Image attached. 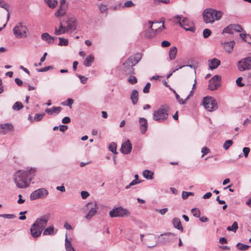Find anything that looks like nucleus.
I'll return each instance as SVG.
<instances>
[{
	"instance_id": "obj_1",
	"label": "nucleus",
	"mask_w": 251,
	"mask_h": 251,
	"mask_svg": "<svg viewBox=\"0 0 251 251\" xmlns=\"http://www.w3.org/2000/svg\"><path fill=\"white\" fill-rule=\"evenodd\" d=\"M50 214H45L37 218L30 227V233L33 238L39 237L50 219Z\"/></svg>"
},
{
	"instance_id": "obj_2",
	"label": "nucleus",
	"mask_w": 251,
	"mask_h": 251,
	"mask_svg": "<svg viewBox=\"0 0 251 251\" xmlns=\"http://www.w3.org/2000/svg\"><path fill=\"white\" fill-rule=\"evenodd\" d=\"M32 171L34 172L35 170L31 169L29 171L19 170L15 173L13 179L17 187L25 188L29 186L31 178L29 177L28 175L31 174Z\"/></svg>"
},
{
	"instance_id": "obj_3",
	"label": "nucleus",
	"mask_w": 251,
	"mask_h": 251,
	"mask_svg": "<svg viewBox=\"0 0 251 251\" xmlns=\"http://www.w3.org/2000/svg\"><path fill=\"white\" fill-rule=\"evenodd\" d=\"M222 15L221 11L212 8H207L202 13L203 21L206 24L213 23L215 21L219 20Z\"/></svg>"
},
{
	"instance_id": "obj_4",
	"label": "nucleus",
	"mask_w": 251,
	"mask_h": 251,
	"mask_svg": "<svg viewBox=\"0 0 251 251\" xmlns=\"http://www.w3.org/2000/svg\"><path fill=\"white\" fill-rule=\"evenodd\" d=\"M182 17L181 15H177L175 16L174 19L176 20L177 21L176 23H178L179 25L185 30L194 32L195 31V27L194 23L186 17H184L181 20Z\"/></svg>"
},
{
	"instance_id": "obj_5",
	"label": "nucleus",
	"mask_w": 251,
	"mask_h": 251,
	"mask_svg": "<svg viewBox=\"0 0 251 251\" xmlns=\"http://www.w3.org/2000/svg\"><path fill=\"white\" fill-rule=\"evenodd\" d=\"M169 107L162 105L152 114L153 119L156 121L163 122L168 119L169 116Z\"/></svg>"
},
{
	"instance_id": "obj_6",
	"label": "nucleus",
	"mask_w": 251,
	"mask_h": 251,
	"mask_svg": "<svg viewBox=\"0 0 251 251\" xmlns=\"http://www.w3.org/2000/svg\"><path fill=\"white\" fill-rule=\"evenodd\" d=\"M130 214L129 211L122 206L114 207L109 212L111 218L124 217Z\"/></svg>"
},
{
	"instance_id": "obj_7",
	"label": "nucleus",
	"mask_w": 251,
	"mask_h": 251,
	"mask_svg": "<svg viewBox=\"0 0 251 251\" xmlns=\"http://www.w3.org/2000/svg\"><path fill=\"white\" fill-rule=\"evenodd\" d=\"M203 106L209 111H213L217 109L216 100L211 97H204L202 100Z\"/></svg>"
},
{
	"instance_id": "obj_8",
	"label": "nucleus",
	"mask_w": 251,
	"mask_h": 251,
	"mask_svg": "<svg viewBox=\"0 0 251 251\" xmlns=\"http://www.w3.org/2000/svg\"><path fill=\"white\" fill-rule=\"evenodd\" d=\"M27 30L26 26L23 25L21 23H18L13 29V33L17 38L26 37Z\"/></svg>"
},
{
	"instance_id": "obj_9",
	"label": "nucleus",
	"mask_w": 251,
	"mask_h": 251,
	"mask_svg": "<svg viewBox=\"0 0 251 251\" xmlns=\"http://www.w3.org/2000/svg\"><path fill=\"white\" fill-rule=\"evenodd\" d=\"M237 67L240 71L251 70V56L247 57L238 61Z\"/></svg>"
},
{
	"instance_id": "obj_10",
	"label": "nucleus",
	"mask_w": 251,
	"mask_h": 251,
	"mask_svg": "<svg viewBox=\"0 0 251 251\" xmlns=\"http://www.w3.org/2000/svg\"><path fill=\"white\" fill-rule=\"evenodd\" d=\"M48 191L45 188H39L31 194L30 199L32 201L39 199H44L48 195Z\"/></svg>"
},
{
	"instance_id": "obj_11",
	"label": "nucleus",
	"mask_w": 251,
	"mask_h": 251,
	"mask_svg": "<svg viewBox=\"0 0 251 251\" xmlns=\"http://www.w3.org/2000/svg\"><path fill=\"white\" fill-rule=\"evenodd\" d=\"M87 210H89L88 213L85 218L87 220H90L96 214L97 212V203L96 201L89 202L86 204Z\"/></svg>"
},
{
	"instance_id": "obj_12",
	"label": "nucleus",
	"mask_w": 251,
	"mask_h": 251,
	"mask_svg": "<svg viewBox=\"0 0 251 251\" xmlns=\"http://www.w3.org/2000/svg\"><path fill=\"white\" fill-rule=\"evenodd\" d=\"M221 77L219 75H214L209 80L208 88L211 91L216 90L220 85Z\"/></svg>"
},
{
	"instance_id": "obj_13",
	"label": "nucleus",
	"mask_w": 251,
	"mask_h": 251,
	"mask_svg": "<svg viewBox=\"0 0 251 251\" xmlns=\"http://www.w3.org/2000/svg\"><path fill=\"white\" fill-rule=\"evenodd\" d=\"M242 30V27L240 25L231 24L223 29V33H227L230 34H233L235 31L240 32Z\"/></svg>"
},
{
	"instance_id": "obj_14",
	"label": "nucleus",
	"mask_w": 251,
	"mask_h": 251,
	"mask_svg": "<svg viewBox=\"0 0 251 251\" xmlns=\"http://www.w3.org/2000/svg\"><path fill=\"white\" fill-rule=\"evenodd\" d=\"M148 23L149 24L148 26L146 24L145 25L146 29L144 31V36L146 38L149 39L152 38L155 35V32H154L153 28V22L149 21Z\"/></svg>"
},
{
	"instance_id": "obj_15",
	"label": "nucleus",
	"mask_w": 251,
	"mask_h": 251,
	"mask_svg": "<svg viewBox=\"0 0 251 251\" xmlns=\"http://www.w3.org/2000/svg\"><path fill=\"white\" fill-rule=\"evenodd\" d=\"M142 57V54L137 53L133 56H130L125 62V64H129L132 67L137 64Z\"/></svg>"
},
{
	"instance_id": "obj_16",
	"label": "nucleus",
	"mask_w": 251,
	"mask_h": 251,
	"mask_svg": "<svg viewBox=\"0 0 251 251\" xmlns=\"http://www.w3.org/2000/svg\"><path fill=\"white\" fill-rule=\"evenodd\" d=\"M131 149L132 145L129 140H127L122 145L120 151L123 153L127 154L131 152Z\"/></svg>"
},
{
	"instance_id": "obj_17",
	"label": "nucleus",
	"mask_w": 251,
	"mask_h": 251,
	"mask_svg": "<svg viewBox=\"0 0 251 251\" xmlns=\"http://www.w3.org/2000/svg\"><path fill=\"white\" fill-rule=\"evenodd\" d=\"M174 234L171 232H166L157 236V242L159 244H163L169 241V236Z\"/></svg>"
},
{
	"instance_id": "obj_18",
	"label": "nucleus",
	"mask_w": 251,
	"mask_h": 251,
	"mask_svg": "<svg viewBox=\"0 0 251 251\" xmlns=\"http://www.w3.org/2000/svg\"><path fill=\"white\" fill-rule=\"evenodd\" d=\"M139 126L141 132L144 134L147 130L148 125L147 119L144 118H139Z\"/></svg>"
},
{
	"instance_id": "obj_19",
	"label": "nucleus",
	"mask_w": 251,
	"mask_h": 251,
	"mask_svg": "<svg viewBox=\"0 0 251 251\" xmlns=\"http://www.w3.org/2000/svg\"><path fill=\"white\" fill-rule=\"evenodd\" d=\"M209 68L210 70H212L216 69L220 65L221 61L218 59L216 58L208 60Z\"/></svg>"
},
{
	"instance_id": "obj_20",
	"label": "nucleus",
	"mask_w": 251,
	"mask_h": 251,
	"mask_svg": "<svg viewBox=\"0 0 251 251\" xmlns=\"http://www.w3.org/2000/svg\"><path fill=\"white\" fill-rule=\"evenodd\" d=\"M67 25L66 26V29H67V32L69 30L74 31L76 29V25L75 23L74 20L73 19H69L67 21H66Z\"/></svg>"
},
{
	"instance_id": "obj_21",
	"label": "nucleus",
	"mask_w": 251,
	"mask_h": 251,
	"mask_svg": "<svg viewBox=\"0 0 251 251\" xmlns=\"http://www.w3.org/2000/svg\"><path fill=\"white\" fill-rule=\"evenodd\" d=\"M235 42L233 41L225 42L223 44L224 49L228 53H230L232 51Z\"/></svg>"
},
{
	"instance_id": "obj_22",
	"label": "nucleus",
	"mask_w": 251,
	"mask_h": 251,
	"mask_svg": "<svg viewBox=\"0 0 251 251\" xmlns=\"http://www.w3.org/2000/svg\"><path fill=\"white\" fill-rule=\"evenodd\" d=\"M172 224L175 228L183 231V228L181 225V221L178 218H174L172 220Z\"/></svg>"
},
{
	"instance_id": "obj_23",
	"label": "nucleus",
	"mask_w": 251,
	"mask_h": 251,
	"mask_svg": "<svg viewBox=\"0 0 251 251\" xmlns=\"http://www.w3.org/2000/svg\"><path fill=\"white\" fill-rule=\"evenodd\" d=\"M67 32V29L66 28L65 26H63L62 23L60 22L59 24V28L57 29V27H55L54 34L56 35H59L61 34H64Z\"/></svg>"
},
{
	"instance_id": "obj_24",
	"label": "nucleus",
	"mask_w": 251,
	"mask_h": 251,
	"mask_svg": "<svg viewBox=\"0 0 251 251\" xmlns=\"http://www.w3.org/2000/svg\"><path fill=\"white\" fill-rule=\"evenodd\" d=\"M41 38L49 44L54 43V38L50 35L48 33H44L41 35Z\"/></svg>"
},
{
	"instance_id": "obj_25",
	"label": "nucleus",
	"mask_w": 251,
	"mask_h": 251,
	"mask_svg": "<svg viewBox=\"0 0 251 251\" xmlns=\"http://www.w3.org/2000/svg\"><path fill=\"white\" fill-rule=\"evenodd\" d=\"M65 246L66 251H76L72 246L71 239L69 240L67 238V235L66 234Z\"/></svg>"
},
{
	"instance_id": "obj_26",
	"label": "nucleus",
	"mask_w": 251,
	"mask_h": 251,
	"mask_svg": "<svg viewBox=\"0 0 251 251\" xmlns=\"http://www.w3.org/2000/svg\"><path fill=\"white\" fill-rule=\"evenodd\" d=\"M154 24V27L156 28L155 29V32H161L163 29L165 28L164 23V22H155L153 23Z\"/></svg>"
},
{
	"instance_id": "obj_27",
	"label": "nucleus",
	"mask_w": 251,
	"mask_h": 251,
	"mask_svg": "<svg viewBox=\"0 0 251 251\" xmlns=\"http://www.w3.org/2000/svg\"><path fill=\"white\" fill-rule=\"evenodd\" d=\"M94 60V57L92 54L88 55L83 61V64L86 67H90Z\"/></svg>"
},
{
	"instance_id": "obj_28",
	"label": "nucleus",
	"mask_w": 251,
	"mask_h": 251,
	"mask_svg": "<svg viewBox=\"0 0 251 251\" xmlns=\"http://www.w3.org/2000/svg\"><path fill=\"white\" fill-rule=\"evenodd\" d=\"M130 99L134 105L137 103L138 100V92L136 90H133L132 91L130 95Z\"/></svg>"
},
{
	"instance_id": "obj_29",
	"label": "nucleus",
	"mask_w": 251,
	"mask_h": 251,
	"mask_svg": "<svg viewBox=\"0 0 251 251\" xmlns=\"http://www.w3.org/2000/svg\"><path fill=\"white\" fill-rule=\"evenodd\" d=\"M177 51V49L176 47H172L170 48V50L169 51V58L171 60H174L175 59L176 53Z\"/></svg>"
},
{
	"instance_id": "obj_30",
	"label": "nucleus",
	"mask_w": 251,
	"mask_h": 251,
	"mask_svg": "<svg viewBox=\"0 0 251 251\" xmlns=\"http://www.w3.org/2000/svg\"><path fill=\"white\" fill-rule=\"evenodd\" d=\"M124 66V70L126 74H134V69L132 66H130L129 64H125V62L123 64Z\"/></svg>"
},
{
	"instance_id": "obj_31",
	"label": "nucleus",
	"mask_w": 251,
	"mask_h": 251,
	"mask_svg": "<svg viewBox=\"0 0 251 251\" xmlns=\"http://www.w3.org/2000/svg\"><path fill=\"white\" fill-rule=\"evenodd\" d=\"M154 173L149 170H145L143 172V176L147 179H152Z\"/></svg>"
},
{
	"instance_id": "obj_32",
	"label": "nucleus",
	"mask_w": 251,
	"mask_h": 251,
	"mask_svg": "<svg viewBox=\"0 0 251 251\" xmlns=\"http://www.w3.org/2000/svg\"><path fill=\"white\" fill-rule=\"evenodd\" d=\"M54 228L53 226H50L47 227L43 231L44 235H51L54 234Z\"/></svg>"
},
{
	"instance_id": "obj_33",
	"label": "nucleus",
	"mask_w": 251,
	"mask_h": 251,
	"mask_svg": "<svg viewBox=\"0 0 251 251\" xmlns=\"http://www.w3.org/2000/svg\"><path fill=\"white\" fill-rule=\"evenodd\" d=\"M24 106L22 102L19 101L16 102L12 106V109L14 110L19 111L23 108Z\"/></svg>"
},
{
	"instance_id": "obj_34",
	"label": "nucleus",
	"mask_w": 251,
	"mask_h": 251,
	"mask_svg": "<svg viewBox=\"0 0 251 251\" xmlns=\"http://www.w3.org/2000/svg\"><path fill=\"white\" fill-rule=\"evenodd\" d=\"M48 5L51 8H54L57 3V0H45Z\"/></svg>"
},
{
	"instance_id": "obj_35",
	"label": "nucleus",
	"mask_w": 251,
	"mask_h": 251,
	"mask_svg": "<svg viewBox=\"0 0 251 251\" xmlns=\"http://www.w3.org/2000/svg\"><path fill=\"white\" fill-rule=\"evenodd\" d=\"M236 247L241 251H247L249 249L250 246L249 245L238 243L236 245Z\"/></svg>"
},
{
	"instance_id": "obj_36",
	"label": "nucleus",
	"mask_w": 251,
	"mask_h": 251,
	"mask_svg": "<svg viewBox=\"0 0 251 251\" xmlns=\"http://www.w3.org/2000/svg\"><path fill=\"white\" fill-rule=\"evenodd\" d=\"M0 127L3 129L10 130L13 128V126L11 124L6 123L4 124H0Z\"/></svg>"
},
{
	"instance_id": "obj_37",
	"label": "nucleus",
	"mask_w": 251,
	"mask_h": 251,
	"mask_svg": "<svg viewBox=\"0 0 251 251\" xmlns=\"http://www.w3.org/2000/svg\"><path fill=\"white\" fill-rule=\"evenodd\" d=\"M238 223L237 222H234L231 226H228L227 227V230L228 231H232L234 232L236 231V230L238 229Z\"/></svg>"
},
{
	"instance_id": "obj_38",
	"label": "nucleus",
	"mask_w": 251,
	"mask_h": 251,
	"mask_svg": "<svg viewBox=\"0 0 251 251\" xmlns=\"http://www.w3.org/2000/svg\"><path fill=\"white\" fill-rule=\"evenodd\" d=\"M116 148L117 145L114 142L111 143L108 146L109 150L115 154L117 153V152H116Z\"/></svg>"
},
{
	"instance_id": "obj_39",
	"label": "nucleus",
	"mask_w": 251,
	"mask_h": 251,
	"mask_svg": "<svg viewBox=\"0 0 251 251\" xmlns=\"http://www.w3.org/2000/svg\"><path fill=\"white\" fill-rule=\"evenodd\" d=\"M58 39L59 40V42L58 43V46H68V43H69L68 39L62 38V37H59Z\"/></svg>"
},
{
	"instance_id": "obj_40",
	"label": "nucleus",
	"mask_w": 251,
	"mask_h": 251,
	"mask_svg": "<svg viewBox=\"0 0 251 251\" xmlns=\"http://www.w3.org/2000/svg\"><path fill=\"white\" fill-rule=\"evenodd\" d=\"M233 144V141L231 140H226L224 145L223 148L225 150H228Z\"/></svg>"
},
{
	"instance_id": "obj_41",
	"label": "nucleus",
	"mask_w": 251,
	"mask_h": 251,
	"mask_svg": "<svg viewBox=\"0 0 251 251\" xmlns=\"http://www.w3.org/2000/svg\"><path fill=\"white\" fill-rule=\"evenodd\" d=\"M173 92L175 94L176 98L177 100V101L180 104H185V101L184 100L180 98L179 96L177 94L176 91L173 88L171 89Z\"/></svg>"
},
{
	"instance_id": "obj_42",
	"label": "nucleus",
	"mask_w": 251,
	"mask_h": 251,
	"mask_svg": "<svg viewBox=\"0 0 251 251\" xmlns=\"http://www.w3.org/2000/svg\"><path fill=\"white\" fill-rule=\"evenodd\" d=\"M45 115V114L44 113L41 114H36L34 117V121L36 122H39L41 121Z\"/></svg>"
},
{
	"instance_id": "obj_43",
	"label": "nucleus",
	"mask_w": 251,
	"mask_h": 251,
	"mask_svg": "<svg viewBox=\"0 0 251 251\" xmlns=\"http://www.w3.org/2000/svg\"><path fill=\"white\" fill-rule=\"evenodd\" d=\"M65 13V10L63 9L62 7H60V9L55 13V16L56 17H60L63 16Z\"/></svg>"
},
{
	"instance_id": "obj_44",
	"label": "nucleus",
	"mask_w": 251,
	"mask_h": 251,
	"mask_svg": "<svg viewBox=\"0 0 251 251\" xmlns=\"http://www.w3.org/2000/svg\"><path fill=\"white\" fill-rule=\"evenodd\" d=\"M211 34V30L208 28H205L203 31V36L204 38H208Z\"/></svg>"
},
{
	"instance_id": "obj_45",
	"label": "nucleus",
	"mask_w": 251,
	"mask_h": 251,
	"mask_svg": "<svg viewBox=\"0 0 251 251\" xmlns=\"http://www.w3.org/2000/svg\"><path fill=\"white\" fill-rule=\"evenodd\" d=\"M0 7L4 8L7 11H9L8 4L3 0H0Z\"/></svg>"
},
{
	"instance_id": "obj_46",
	"label": "nucleus",
	"mask_w": 251,
	"mask_h": 251,
	"mask_svg": "<svg viewBox=\"0 0 251 251\" xmlns=\"http://www.w3.org/2000/svg\"><path fill=\"white\" fill-rule=\"evenodd\" d=\"M76 75L80 79L82 84H84L86 83L88 79L87 77L78 74H76Z\"/></svg>"
},
{
	"instance_id": "obj_47",
	"label": "nucleus",
	"mask_w": 251,
	"mask_h": 251,
	"mask_svg": "<svg viewBox=\"0 0 251 251\" xmlns=\"http://www.w3.org/2000/svg\"><path fill=\"white\" fill-rule=\"evenodd\" d=\"M53 67L52 66H48L46 67H45L44 68H42L39 69H37V71L38 72H47L50 69H52Z\"/></svg>"
},
{
	"instance_id": "obj_48",
	"label": "nucleus",
	"mask_w": 251,
	"mask_h": 251,
	"mask_svg": "<svg viewBox=\"0 0 251 251\" xmlns=\"http://www.w3.org/2000/svg\"><path fill=\"white\" fill-rule=\"evenodd\" d=\"M191 212L194 217L197 218L200 217V211L198 209L193 208L191 210Z\"/></svg>"
},
{
	"instance_id": "obj_49",
	"label": "nucleus",
	"mask_w": 251,
	"mask_h": 251,
	"mask_svg": "<svg viewBox=\"0 0 251 251\" xmlns=\"http://www.w3.org/2000/svg\"><path fill=\"white\" fill-rule=\"evenodd\" d=\"M201 152L202 153V154L201 155V157H203L205 155H206V154H208V153H209L210 152V151L206 147H203L201 149Z\"/></svg>"
},
{
	"instance_id": "obj_50",
	"label": "nucleus",
	"mask_w": 251,
	"mask_h": 251,
	"mask_svg": "<svg viewBox=\"0 0 251 251\" xmlns=\"http://www.w3.org/2000/svg\"><path fill=\"white\" fill-rule=\"evenodd\" d=\"M140 181L139 180H136V179H134V180H133L128 185H127L126 186V189H129L131 186H133V185H135L136 184H139L140 183Z\"/></svg>"
},
{
	"instance_id": "obj_51",
	"label": "nucleus",
	"mask_w": 251,
	"mask_h": 251,
	"mask_svg": "<svg viewBox=\"0 0 251 251\" xmlns=\"http://www.w3.org/2000/svg\"><path fill=\"white\" fill-rule=\"evenodd\" d=\"M128 81L132 84H134L137 82V79L134 76H131L128 78Z\"/></svg>"
},
{
	"instance_id": "obj_52",
	"label": "nucleus",
	"mask_w": 251,
	"mask_h": 251,
	"mask_svg": "<svg viewBox=\"0 0 251 251\" xmlns=\"http://www.w3.org/2000/svg\"><path fill=\"white\" fill-rule=\"evenodd\" d=\"M151 87V83L148 82L146 83L145 86L143 89V92L144 93H148L150 92V88Z\"/></svg>"
},
{
	"instance_id": "obj_53",
	"label": "nucleus",
	"mask_w": 251,
	"mask_h": 251,
	"mask_svg": "<svg viewBox=\"0 0 251 251\" xmlns=\"http://www.w3.org/2000/svg\"><path fill=\"white\" fill-rule=\"evenodd\" d=\"M0 217L7 219H13L15 217V216L13 214H0Z\"/></svg>"
},
{
	"instance_id": "obj_54",
	"label": "nucleus",
	"mask_w": 251,
	"mask_h": 251,
	"mask_svg": "<svg viewBox=\"0 0 251 251\" xmlns=\"http://www.w3.org/2000/svg\"><path fill=\"white\" fill-rule=\"evenodd\" d=\"M134 5L133 2L131 0H128L125 2L124 7H130Z\"/></svg>"
},
{
	"instance_id": "obj_55",
	"label": "nucleus",
	"mask_w": 251,
	"mask_h": 251,
	"mask_svg": "<svg viewBox=\"0 0 251 251\" xmlns=\"http://www.w3.org/2000/svg\"><path fill=\"white\" fill-rule=\"evenodd\" d=\"M52 109L53 113H55L58 114L61 111V110L62 109V107H60V106H58V107L53 106L52 107Z\"/></svg>"
},
{
	"instance_id": "obj_56",
	"label": "nucleus",
	"mask_w": 251,
	"mask_h": 251,
	"mask_svg": "<svg viewBox=\"0 0 251 251\" xmlns=\"http://www.w3.org/2000/svg\"><path fill=\"white\" fill-rule=\"evenodd\" d=\"M243 151L245 157H247L250 151V149L248 147H244L243 149Z\"/></svg>"
},
{
	"instance_id": "obj_57",
	"label": "nucleus",
	"mask_w": 251,
	"mask_h": 251,
	"mask_svg": "<svg viewBox=\"0 0 251 251\" xmlns=\"http://www.w3.org/2000/svg\"><path fill=\"white\" fill-rule=\"evenodd\" d=\"M89 196V193L85 191H82L81 192V196L82 199H86Z\"/></svg>"
},
{
	"instance_id": "obj_58",
	"label": "nucleus",
	"mask_w": 251,
	"mask_h": 251,
	"mask_svg": "<svg viewBox=\"0 0 251 251\" xmlns=\"http://www.w3.org/2000/svg\"><path fill=\"white\" fill-rule=\"evenodd\" d=\"M242 80V77H239L237 80H236V84H237V85L239 86V87H243L244 86V83H242L241 82V81Z\"/></svg>"
},
{
	"instance_id": "obj_59",
	"label": "nucleus",
	"mask_w": 251,
	"mask_h": 251,
	"mask_svg": "<svg viewBox=\"0 0 251 251\" xmlns=\"http://www.w3.org/2000/svg\"><path fill=\"white\" fill-rule=\"evenodd\" d=\"M184 67H189L192 69H193L195 70V73H196V69H197V66H195V65H183V66H180L178 69H182V68Z\"/></svg>"
},
{
	"instance_id": "obj_60",
	"label": "nucleus",
	"mask_w": 251,
	"mask_h": 251,
	"mask_svg": "<svg viewBox=\"0 0 251 251\" xmlns=\"http://www.w3.org/2000/svg\"><path fill=\"white\" fill-rule=\"evenodd\" d=\"M99 9L101 13H104L107 9V6L105 4H101L99 6Z\"/></svg>"
},
{
	"instance_id": "obj_61",
	"label": "nucleus",
	"mask_w": 251,
	"mask_h": 251,
	"mask_svg": "<svg viewBox=\"0 0 251 251\" xmlns=\"http://www.w3.org/2000/svg\"><path fill=\"white\" fill-rule=\"evenodd\" d=\"M155 211L158 212L161 215H163L168 211V208H165L162 209H156Z\"/></svg>"
},
{
	"instance_id": "obj_62",
	"label": "nucleus",
	"mask_w": 251,
	"mask_h": 251,
	"mask_svg": "<svg viewBox=\"0 0 251 251\" xmlns=\"http://www.w3.org/2000/svg\"><path fill=\"white\" fill-rule=\"evenodd\" d=\"M171 45L170 42L168 41H163L161 43V46L163 48L168 47Z\"/></svg>"
},
{
	"instance_id": "obj_63",
	"label": "nucleus",
	"mask_w": 251,
	"mask_h": 251,
	"mask_svg": "<svg viewBox=\"0 0 251 251\" xmlns=\"http://www.w3.org/2000/svg\"><path fill=\"white\" fill-rule=\"evenodd\" d=\"M15 82L19 86H22L23 83V81L19 78H16L15 79Z\"/></svg>"
},
{
	"instance_id": "obj_64",
	"label": "nucleus",
	"mask_w": 251,
	"mask_h": 251,
	"mask_svg": "<svg viewBox=\"0 0 251 251\" xmlns=\"http://www.w3.org/2000/svg\"><path fill=\"white\" fill-rule=\"evenodd\" d=\"M70 122H71V119L69 117H65L62 120V122L63 124H68Z\"/></svg>"
}]
</instances>
